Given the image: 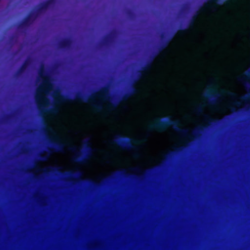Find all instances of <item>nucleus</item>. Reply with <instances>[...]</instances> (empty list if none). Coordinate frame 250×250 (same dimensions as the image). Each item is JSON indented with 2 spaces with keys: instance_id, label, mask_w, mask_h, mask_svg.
Wrapping results in <instances>:
<instances>
[{
  "instance_id": "f257e3e1",
  "label": "nucleus",
  "mask_w": 250,
  "mask_h": 250,
  "mask_svg": "<svg viewBox=\"0 0 250 250\" xmlns=\"http://www.w3.org/2000/svg\"><path fill=\"white\" fill-rule=\"evenodd\" d=\"M130 171L139 173L138 175H134L125 169H122L117 171L114 172L107 176H99L96 180L91 178L78 179L73 178L77 175H81L82 172L80 170L74 171L70 170L67 172L68 175L71 177V181L74 184L77 182L85 183L87 184V189L92 192L100 193L103 191L106 185L110 181L116 179L118 176H121L125 178H130L133 176L138 178H143L146 174V170H142L138 167L130 168Z\"/></svg>"
},
{
  "instance_id": "f03ea898",
  "label": "nucleus",
  "mask_w": 250,
  "mask_h": 250,
  "mask_svg": "<svg viewBox=\"0 0 250 250\" xmlns=\"http://www.w3.org/2000/svg\"><path fill=\"white\" fill-rule=\"evenodd\" d=\"M180 125V122L179 120H172L170 117H168V121H164L161 118H158L155 119L152 123L148 125V129L149 130L162 132L166 130L168 127H172L180 135L193 140L199 137L200 136V133L203 132L207 127L206 125H201L189 132L188 129L180 128L179 127Z\"/></svg>"
},
{
  "instance_id": "7ed1b4c3",
  "label": "nucleus",
  "mask_w": 250,
  "mask_h": 250,
  "mask_svg": "<svg viewBox=\"0 0 250 250\" xmlns=\"http://www.w3.org/2000/svg\"><path fill=\"white\" fill-rule=\"evenodd\" d=\"M49 140L52 145V147L49 148V152L50 153L63 152L64 148L66 147L70 151L77 152V155L73 158V161L77 163H85L93 151V149L91 147L88 140H86L83 142L84 146L87 151V154L84 157L82 156V152L81 151H77V148L76 146L72 145L69 142L64 143L60 142L59 141L57 137L55 138L54 139H50Z\"/></svg>"
},
{
  "instance_id": "20e7f679",
  "label": "nucleus",
  "mask_w": 250,
  "mask_h": 250,
  "mask_svg": "<svg viewBox=\"0 0 250 250\" xmlns=\"http://www.w3.org/2000/svg\"><path fill=\"white\" fill-rule=\"evenodd\" d=\"M129 138L127 136L118 134L115 136L114 140L110 141V144L112 145L119 144V146L125 149H133L135 151L133 156L135 158H138L140 156L139 152V147L138 145L140 144V141L137 139H130V142H127Z\"/></svg>"
},
{
  "instance_id": "39448f33",
  "label": "nucleus",
  "mask_w": 250,
  "mask_h": 250,
  "mask_svg": "<svg viewBox=\"0 0 250 250\" xmlns=\"http://www.w3.org/2000/svg\"><path fill=\"white\" fill-rule=\"evenodd\" d=\"M53 97L55 103L58 104L63 103H71L74 101L79 103L86 102L89 103H92L93 101V97H89L86 101L84 100V99L83 95L80 93L77 94L74 99H72V98L64 97L61 95L58 91H56L54 93Z\"/></svg>"
},
{
  "instance_id": "423d86ee",
  "label": "nucleus",
  "mask_w": 250,
  "mask_h": 250,
  "mask_svg": "<svg viewBox=\"0 0 250 250\" xmlns=\"http://www.w3.org/2000/svg\"><path fill=\"white\" fill-rule=\"evenodd\" d=\"M39 76L42 80V86L40 91L46 94L49 93V91L52 90L53 86L51 83L50 77L46 72L45 67L44 64H42L40 66L39 72Z\"/></svg>"
},
{
  "instance_id": "0eeeda50",
  "label": "nucleus",
  "mask_w": 250,
  "mask_h": 250,
  "mask_svg": "<svg viewBox=\"0 0 250 250\" xmlns=\"http://www.w3.org/2000/svg\"><path fill=\"white\" fill-rule=\"evenodd\" d=\"M219 1V0H208V2L205 3L202 7H200L196 14L193 16L191 20L190 21L188 24V29L194 28L195 20L200 13L205 12L206 9L216 10V5Z\"/></svg>"
},
{
  "instance_id": "6e6552de",
  "label": "nucleus",
  "mask_w": 250,
  "mask_h": 250,
  "mask_svg": "<svg viewBox=\"0 0 250 250\" xmlns=\"http://www.w3.org/2000/svg\"><path fill=\"white\" fill-rule=\"evenodd\" d=\"M36 99L39 109L41 111L42 116H44L46 113L55 114L58 112V108L56 106L49 110H45L44 108H42V107H45V105L49 104L48 100L46 97L37 95Z\"/></svg>"
},
{
  "instance_id": "1a4fd4ad",
  "label": "nucleus",
  "mask_w": 250,
  "mask_h": 250,
  "mask_svg": "<svg viewBox=\"0 0 250 250\" xmlns=\"http://www.w3.org/2000/svg\"><path fill=\"white\" fill-rule=\"evenodd\" d=\"M38 18L34 12L30 13L19 25L18 29L22 30L29 27Z\"/></svg>"
},
{
  "instance_id": "9d476101",
  "label": "nucleus",
  "mask_w": 250,
  "mask_h": 250,
  "mask_svg": "<svg viewBox=\"0 0 250 250\" xmlns=\"http://www.w3.org/2000/svg\"><path fill=\"white\" fill-rule=\"evenodd\" d=\"M37 171L41 172L45 175H49L50 173H62V167L59 166H49L45 168H39L35 166Z\"/></svg>"
},
{
  "instance_id": "9b49d317",
  "label": "nucleus",
  "mask_w": 250,
  "mask_h": 250,
  "mask_svg": "<svg viewBox=\"0 0 250 250\" xmlns=\"http://www.w3.org/2000/svg\"><path fill=\"white\" fill-rule=\"evenodd\" d=\"M56 0H47L42 3L38 8L36 12H34L39 17L41 15L44 13L50 7L54 5L56 3Z\"/></svg>"
},
{
  "instance_id": "f8f14e48",
  "label": "nucleus",
  "mask_w": 250,
  "mask_h": 250,
  "mask_svg": "<svg viewBox=\"0 0 250 250\" xmlns=\"http://www.w3.org/2000/svg\"><path fill=\"white\" fill-rule=\"evenodd\" d=\"M211 85L212 88L209 89L206 94V97L207 98H214L215 99L214 101L210 102V104H214L216 102L217 100L219 98L220 96V94L216 91V90L214 88L216 85L215 83L214 82H212L211 83Z\"/></svg>"
},
{
  "instance_id": "ddd939ff",
  "label": "nucleus",
  "mask_w": 250,
  "mask_h": 250,
  "mask_svg": "<svg viewBox=\"0 0 250 250\" xmlns=\"http://www.w3.org/2000/svg\"><path fill=\"white\" fill-rule=\"evenodd\" d=\"M95 96L105 101H108L111 99L109 89L107 87L102 88Z\"/></svg>"
},
{
  "instance_id": "4468645a",
  "label": "nucleus",
  "mask_w": 250,
  "mask_h": 250,
  "mask_svg": "<svg viewBox=\"0 0 250 250\" xmlns=\"http://www.w3.org/2000/svg\"><path fill=\"white\" fill-rule=\"evenodd\" d=\"M153 65L152 61L148 62L145 66H144L139 74V79H143L145 78L148 74L149 71L152 69Z\"/></svg>"
},
{
  "instance_id": "2eb2a0df",
  "label": "nucleus",
  "mask_w": 250,
  "mask_h": 250,
  "mask_svg": "<svg viewBox=\"0 0 250 250\" xmlns=\"http://www.w3.org/2000/svg\"><path fill=\"white\" fill-rule=\"evenodd\" d=\"M72 44V40L70 38H66L61 41L59 44V48L62 50L69 49Z\"/></svg>"
},
{
  "instance_id": "dca6fc26",
  "label": "nucleus",
  "mask_w": 250,
  "mask_h": 250,
  "mask_svg": "<svg viewBox=\"0 0 250 250\" xmlns=\"http://www.w3.org/2000/svg\"><path fill=\"white\" fill-rule=\"evenodd\" d=\"M31 63V60L29 58L27 59L20 67V68L18 70L16 76L17 77L21 76L22 74H23L26 71L27 67L29 66Z\"/></svg>"
},
{
  "instance_id": "f3484780",
  "label": "nucleus",
  "mask_w": 250,
  "mask_h": 250,
  "mask_svg": "<svg viewBox=\"0 0 250 250\" xmlns=\"http://www.w3.org/2000/svg\"><path fill=\"white\" fill-rule=\"evenodd\" d=\"M115 34L116 32L115 31L111 32L104 39L102 45L104 46H109L113 42Z\"/></svg>"
},
{
  "instance_id": "a211bd4d",
  "label": "nucleus",
  "mask_w": 250,
  "mask_h": 250,
  "mask_svg": "<svg viewBox=\"0 0 250 250\" xmlns=\"http://www.w3.org/2000/svg\"><path fill=\"white\" fill-rule=\"evenodd\" d=\"M139 92V90L138 88H137L136 86L134 85L133 86L132 91L130 93H126L121 98L120 102H123L127 101L128 100L132 95L138 93Z\"/></svg>"
},
{
  "instance_id": "6ab92c4d",
  "label": "nucleus",
  "mask_w": 250,
  "mask_h": 250,
  "mask_svg": "<svg viewBox=\"0 0 250 250\" xmlns=\"http://www.w3.org/2000/svg\"><path fill=\"white\" fill-rule=\"evenodd\" d=\"M170 41V40L167 41L163 45L161 46L159 49V53L161 54H163L165 52V51L167 50V47L168 46Z\"/></svg>"
},
{
  "instance_id": "aec40b11",
  "label": "nucleus",
  "mask_w": 250,
  "mask_h": 250,
  "mask_svg": "<svg viewBox=\"0 0 250 250\" xmlns=\"http://www.w3.org/2000/svg\"><path fill=\"white\" fill-rule=\"evenodd\" d=\"M204 117L205 121L207 122L209 124L215 123L217 121L216 119H213L211 118L209 116L206 114L204 115Z\"/></svg>"
},
{
  "instance_id": "412c9836",
  "label": "nucleus",
  "mask_w": 250,
  "mask_h": 250,
  "mask_svg": "<svg viewBox=\"0 0 250 250\" xmlns=\"http://www.w3.org/2000/svg\"><path fill=\"white\" fill-rule=\"evenodd\" d=\"M240 99L241 100V102H243L244 103L247 104H248V109L250 108V104H249V98L248 97L246 96H242L240 97Z\"/></svg>"
},
{
  "instance_id": "4be33fe9",
  "label": "nucleus",
  "mask_w": 250,
  "mask_h": 250,
  "mask_svg": "<svg viewBox=\"0 0 250 250\" xmlns=\"http://www.w3.org/2000/svg\"><path fill=\"white\" fill-rule=\"evenodd\" d=\"M93 108L96 111H99L102 109V106L99 104H92Z\"/></svg>"
},
{
  "instance_id": "5701e85b",
  "label": "nucleus",
  "mask_w": 250,
  "mask_h": 250,
  "mask_svg": "<svg viewBox=\"0 0 250 250\" xmlns=\"http://www.w3.org/2000/svg\"><path fill=\"white\" fill-rule=\"evenodd\" d=\"M223 92L232 98H236L237 97V95L234 92L226 91H223Z\"/></svg>"
},
{
  "instance_id": "b1692460",
  "label": "nucleus",
  "mask_w": 250,
  "mask_h": 250,
  "mask_svg": "<svg viewBox=\"0 0 250 250\" xmlns=\"http://www.w3.org/2000/svg\"><path fill=\"white\" fill-rule=\"evenodd\" d=\"M188 30V29L186 28L180 29L178 30L177 34L180 36H183L187 33Z\"/></svg>"
},
{
  "instance_id": "393cba45",
  "label": "nucleus",
  "mask_w": 250,
  "mask_h": 250,
  "mask_svg": "<svg viewBox=\"0 0 250 250\" xmlns=\"http://www.w3.org/2000/svg\"><path fill=\"white\" fill-rule=\"evenodd\" d=\"M195 112L197 114H201L203 113V108L201 106H197L195 109Z\"/></svg>"
},
{
  "instance_id": "a878e982",
  "label": "nucleus",
  "mask_w": 250,
  "mask_h": 250,
  "mask_svg": "<svg viewBox=\"0 0 250 250\" xmlns=\"http://www.w3.org/2000/svg\"><path fill=\"white\" fill-rule=\"evenodd\" d=\"M49 158V154H46L45 155H42L40 156V160L42 161H46Z\"/></svg>"
},
{
  "instance_id": "bb28decb",
  "label": "nucleus",
  "mask_w": 250,
  "mask_h": 250,
  "mask_svg": "<svg viewBox=\"0 0 250 250\" xmlns=\"http://www.w3.org/2000/svg\"><path fill=\"white\" fill-rule=\"evenodd\" d=\"M117 107V104H111L108 106V109L110 110H114Z\"/></svg>"
},
{
  "instance_id": "cd10ccee",
  "label": "nucleus",
  "mask_w": 250,
  "mask_h": 250,
  "mask_svg": "<svg viewBox=\"0 0 250 250\" xmlns=\"http://www.w3.org/2000/svg\"><path fill=\"white\" fill-rule=\"evenodd\" d=\"M126 13L129 18H132L134 15L133 12L131 10H127Z\"/></svg>"
},
{
  "instance_id": "c85d7f7f",
  "label": "nucleus",
  "mask_w": 250,
  "mask_h": 250,
  "mask_svg": "<svg viewBox=\"0 0 250 250\" xmlns=\"http://www.w3.org/2000/svg\"><path fill=\"white\" fill-rule=\"evenodd\" d=\"M238 80L241 82V83H244L245 82V78L244 77H239L238 78Z\"/></svg>"
},
{
  "instance_id": "c756f323",
  "label": "nucleus",
  "mask_w": 250,
  "mask_h": 250,
  "mask_svg": "<svg viewBox=\"0 0 250 250\" xmlns=\"http://www.w3.org/2000/svg\"><path fill=\"white\" fill-rule=\"evenodd\" d=\"M45 130L50 131L51 132H53V130L52 128L49 126H46V127L45 128Z\"/></svg>"
},
{
  "instance_id": "7c9ffc66",
  "label": "nucleus",
  "mask_w": 250,
  "mask_h": 250,
  "mask_svg": "<svg viewBox=\"0 0 250 250\" xmlns=\"http://www.w3.org/2000/svg\"><path fill=\"white\" fill-rule=\"evenodd\" d=\"M173 152L170 151L169 152H168V153L166 154L165 155V157H168V156L171 155L172 154Z\"/></svg>"
},
{
  "instance_id": "2f4dec72",
  "label": "nucleus",
  "mask_w": 250,
  "mask_h": 250,
  "mask_svg": "<svg viewBox=\"0 0 250 250\" xmlns=\"http://www.w3.org/2000/svg\"><path fill=\"white\" fill-rule=\"evenodd\" d=\"M234 104L236 105H240L241 104V102H235L234 103Z\"/></svg>"
},
{
  "instance_id": "473e14b6",
  "label": "nucleus",
  "mask_w": 250,
  "mask_h": 250,
  "mask_svg": "<svg viewBox=\"0 0 250 250\" xmlns=\"http://www.w3.org/2000/svg\"><path fill=\"white\" fill-rule=\"evenodd\" d=\"M182 148H183L182 147H178L176 149V151H177V152L181 151H182Z\"/></svg>"
},
{
  "instance_id": "72a5a7b5",
  "label": "nucleus",
  "mask_w": 250,
  "mask_h": 250,
  "mask_svg": "<svg viewBox=\"0 0 250 250\" xmlns=\"http://www.w3.org/2000/svg\"><path fill=\"white\" fill-rule=\"evenodd\" d=\"M235 1V0H229V1H226V3L228 4H229L230 2H232V1Z\"/></svg>"
},
{
  "instance_id": "f704fd0d",
  "label": "nucleus",
  "mask_w": 250,
  "mask_h": 250,
  "mask_svg": "<svg viewBox=\"0 0 250 250\" xmlns=\"http://www.w3.org/2000/svg\"><path fill=\"white\" fill-rule=\"evenodd\" d=\"M161 38H162V39L164 38V35H162L161 36Z\"/></svg>"
},
{
  "instance_id": "c9c22d12",
  "label": "nucleus",
  "mask_w": 250,
  "mask_h": 250,
  "mask_svg": "<svg viewBox=\"0 0 250 250\" xmlns=\"http://www.w3.org/2000/svg\"><path fill=\"white\" fill-rule=\"evenodd\" d=\"M8 118H9V116H7V117H6V118H5V119H8Z\"/></svg>"
},
{
  "instance_id": "e433bc0d",
  "label": "nucleus",
  "mask_w": 250,
  "mask_h": 250,
  "mask_svg": "<svg viewBox=\"0 0 250 250\" xmlns=\"http://www.w3.org/2000/svg\"><path fill=\"white\" fill-rule=\"evenodd\" d=\"M232 110L233 111H235V110H234V109H233H233H232Z\"/></svg>"
},
{
  "instance_id": "4c0bfd02",
  "label": "nucleus",
  "mask_w": 250,
  "mask_h": 250,
  "mask_svg": "<svg viewBox=\"0 0 250 250\" xmlns=\"http://www.w3.org/2000/svg\"><path fill=\"white\" fill-rule=\"evenodd\" d=\"M35 177L36 178H37V177H38V176H36V175H35Z\"/></svg>"
}]
</instances>
